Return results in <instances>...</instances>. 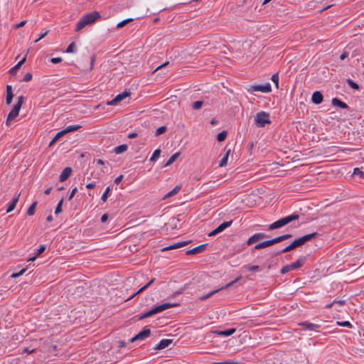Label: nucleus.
<instances>
[{
	"label": "nucleus",
	"instance_id": "nucleus-19",
	"mask_svg": "<svg viewBox=\"0 0 364 364\" xmlns=\"http://www.w3.org/2000/svg\"><path fill=\"white\" fill-rule=\"evenodd\" d=\"M206 246H207V244L200 245L198 247H196L191 250H188L186 252V255H194V254L201 252L202 251H203L205 249Z\"/></svg>",
	"mask_w": 364,
	"mask_h": 364
},
{
	"label": "nucleus",
	"instance_id": "nucleus-34",
	"mask_svg": "<svg viewBox=\"0 0 364 364\" xmlns=\"http://www.w3.org/2000/svg\"><path fill=\"white\" fill-rule=\"evenodd\" d=\"M346 82L348 85L354 90H358L359 85L351 79H347Z\"/></svg>",
	"mask_w": 364,
	"mask_h": 364
},
{
	"label": "nucleus",
	"instance_id": "nucleus-48",
	"mask_svg": "<svg viewBox=\"0 0 364 364\" xmlns=\"http://www.w3.org/2000/svg\"><path fill=\"white\" fill-rule=\"evenodd\" d=\"M338 324L341 326H343V327H348V328H351L352 327V325L351 323L349 322V321H342V322H338Z\"/></svg>",
	"mask_w": 364,
	"mask_h": 364
},
{
	"label": "nucleus",
	"instance_id": "nucleus-54",
	"mask_svg": "<svg viewBox=\"0 0 364 364\" xmlns=\"http://www.w3.org/2000/svg\"><path fill=\"white\" fill-rule=\"evenodd\" d=\"M213 364H237V363L232 360H225L223 362L214 363Z\"/></svg>",
	"mask_w": 364,
	"mask_h": 364
},
{
	"label": "nucleus",
	"instance_id": "nucleus-25",
	"mask_svg": "<svg viewBox=\"0 0 364 364\" xmlns=\"http://www.w3.org/2000/svg\"><path fill=\"white\" fill-rule=\"evenodd\" d=\"M181 186H175L171 191L168 192L164 197V199H166L168 198H170L174 195H176V193H178L179 192V191L181 190Z\"/></svg>",
	"mask_w": 364,
	"mask_h": 364
},
{
	"label": "nucleus",
	"instance_id": "nucleus-9",
	"mask_svg": "<svg viewBox=\"0 0 364 364\" xmlns=\"http://www.w3.org/2000/svg\"><path fill=\"white\" fill-rule=\"evenodd\" d=\"M250 92H261L262 93H269L272 91V87L269 83L264 85H252L249 89Z\"/></svg>",
	"mask_w": 364,
	"mask_h": 364
},
{
	"label": "nucleus",
	"instance_id": "nucleus-13",
	"mask_svg": "<svg viewBox=\"0 0 364 364\" xmlns=\"http://www.w3.org/2000/svg\"><path fill=\"white\" fill-rule=\"evenodd\" d=\"M306 261V257H300L296 259V261L289 264L290 268L291 269V270L297 269L301 267L304 264Z\"/></svg>",
	"mask_w": 364,
	"mask_h": 364
},
{
	"label": "nucleus",
	"instance_id": "nucleus-3",
	"mask_svg": "<svg viewBox=\"0 0 364 364\" xmlns=\"http://www.w3.org/2000/svg\"><path fill=\"white\" fill-rule=\"evenodd\" d=\"M299 218V216L298 214L293 213L291 215L282 218L279 220L270 224L268 227V230H272L280 228L295 220H298Z\"/></svg>",
	"mask_w": 364,
	"mask_h": 364
},
{
	"label": "nucleus",
	"instance_id": "nucleus-47",
	"mask_svg": "<svg viewBox=\"0 0 364 364\" xmlns=\"http://www.w3.org/2000/svg\"><path fill=\"white\" fill-rule=\"evenodd\" d=\"M31 79H32V74L31 73H27L24 75L22 81H23V82H29V81L31 80Z\"/></svg>",
	"mask_w": 364,
	"mask_h": 364
},
{
	"label": "nucleus",
	"instance_id": "nucleus-60",
	"mask_svg": "<svg viewBox=\"0 0 364 364\" xmlns=\"http://www.w3.org/2000/svg\"><path fill=\"white\" fill-rule=\"evenodd\" d=\"M95 186V182H92V183H87L86 185V188H88V189H92Z\"/></svg>",
	"mask_w": 364,
	"mask_h": 364
},
{
	"label": "nucleus",
	"instance_id": "nucleus-40",
	"mask_svg": "<svg viewBox=\"0 0 364 364\" xmlns=\"http://www.w3.org/2000/svg\"><path fill=\"white\" fill-rule=\"evenodd\" d=\"M166 129H167V128L165 126L160 127L156 129V131L155 132V135L159 136V135L164 134L166 131Z\"/></svg>",
	"mask_w": 364,
	"mask_h": 364
},
{
	"label": "nucleus",
	"instance_id": "nucleus-38",
	"mask_svg": "<svg viewBox=\"0 0 364 364\" xmlns=\"http://www.w3.org/2000/svg\"><path fill=\"white\" fill-rule=\"evenodd\" d=\"M26 271V268H23L21 269L18 272H14L11 275V278H17L21 275H23Z\"/></svg>",
	"mask_w": 364,
	"mask_h": 364
},
{
	"label": "nucleus",
	"instance_id": "nucleus-20",
	"mask_svg": "<svg viewBox=\"0 0 364 364\" xmlns=\"http://www.w3.org/2000/svg\"><path fill=\"white\" fill-rule=\"evenodd\" d=\"M154 282V279H152L150 282H149L146 284L141 287L138 291H136L135 293H134L132 296H130L128 299V300H130L131 299L134 298L139 294L141 293L142 291H145L151 284H152Z\"/></svg>",
	"mask_w": 364,
	"mask_h": 364
},
{
	"label": "nucleus",
	"instance_id": "nucleus-51",
	"mask_svg": "<svg viewBox=\"0 0 364 364\" xmlns=\"http://www.w3.org/2000/svg\"><path fill=\"white\" fill-rule=\"evenodd\" d=\"M62 60H63V59L60 57L52 58L50 59V62L53 64H57V63H61Z\"/></svg>",
	"mask_w": 364,
	"mask_h": 364
},
{
	"label": "nucleus",
	"instance_id": "nucleus-5",
	"mask_svg": "<svg viewBox=\"0 0 364 364\" xmlns=\"http://www.w3.org/2000/svg\"><path fill=\"white\" fill-rule=\"evenodd\" d=\"M255 122L259 127H264L266 124H271L269 114L264 111L258 112L255 116Z\"/></svg>",
	"mask_w": 364,
	"mask_h": 364
},
{
	"label": "nucleus",
	"instance_id": "nucleus-57",
	"mask_svg": "<svg viewBox=\"0 0 364 364\" xmlns=\"http://www.w3.org/2000/svg\"><path fill=\"white\" fill-rule=\"evenodd\" d=\"M35 351V349H29L28 348H23L22 350V353H32Z\"/></svg>",
	"mask_w": 364,
	"mask_h": 364
},
{
	"label": "nucleus",
	"instance_id": "nucleus-45",
	"mask_svg": "<svg viewBox=\"0 0 364 364\" xmlns=\"http://www.w3.org/2000/svg\"><path fill=\"white\" fill-rule=\"evenodd\" d=\"M203 103V101H200V100L196 101L193 103L192 107L194 109H198L202 107Z\"/></svg>",
	"mask_w": 364,
	"mask_h": 364
},
{
	"label": "nucleus",
	"instance_id": "nucleus-22",
	"mask_svg": "<svg viewBox=\"0 0 364 364\" xmlns=\"http://www.w3.org/2000/svg\"><path fill=\"white\" fill-rule=\"evenodd\" d=\"M236 331L235 328H230L225 331H216L214 333L218 336H230L232 335Z\"/></svg>",
	"mask_w": 364,
	"mask_h": 364
},
{
	"label": "nucleus",
	"instance_id": "nucleus-23",
	"mask_svg": "<svg viewBox=\"0 0 364 364\" xmlns=\"http://www.w3.org/2000/svg\"><path fill=\"white\" fill-rule=\"evenodd\" d=\"M232 223V220L226 221L220 224L219 226H218L215 230L218 232V233L222 232L224 231L226 228H229Z\"/></svg>",
	"mask_w": 364,
	"mask_h": 364
},
{
	"label": "nucleus",
	"instance_id": "nucleus-21",
	"mask_svg": "<svg viewBox=\"0 0 364 364\" xmlns=\"http://www.w3.org/2000/svg\"><path fill=\"white\" fill-rule=\"evenodd\" d=\"M20 193L14 197L12 200L9 203L8 207L6 208V213L11 212L16 207L17 202L18 201Z\"/></svg>",
	"mask_w": 364,
	"mask_h": 364
},
{
	"label": "nucleus",
	"instance_id": "nucleus-37",
	"mask_svg": "<svg viewBox=\"0 0 364 364\" xmlns=\"http://www.w3.org/2000/svg\"><path fill=\"white\" fill-rule=\"evenodd\" d=\"M110 192V188L109 187H107L105 192L102 193V196H101V200L105 203L107 200V198H108V196H109V193Z\"/></svg>",
	"mask_w": 364,
	"mask_h": 364
},
{
	"label": "nucleus",
	"instance_id": "nucleus-55",
	"mask_svg": "<svg viewBox=\"0 0 364 364\" xmlns=\"http://www.w3.org/2000/svg\"><path fill=\"white\" fill-rule=\"evenodd\" d=\"M124 178V176L123 175H120L119 176H117L115 179H114V183L116 184H119L121 183V181H122Z\"/></svg>",
	"mask_w": 364,
	"mask_h": 364
},
{
	"label": "nucleus",
	"instance_id": "nucleus-30",
	"mask_svg": "<svg viewBox=\"0 0 364 364\" xmlns=\"http://www.w3.org/2000/svg\"><path fill=\"white\" fill-rule=\"evenodd\" d=\"M36 205H37V201H34L30 206L29 208H28L27 210V215H29V216H31L33 215H34L35 213V210H36Z\"/></svg>",
	"mask_w": 364,
	"mask_h": 364
},
{
	"label": "nucleus",
	"instance_id": "nucleus-29",
	"mask_svg": "<svg viewBox=\"0 0 364 364\" xmlns=\"http://www.w3.org/2000/svg\"><path fill=\"white\" fill-rule=\"evenodd\" d=\"M180 156V152H176L173 154L169 159L166 162L164 166H168L171 165Z\"/></svg>",
	"mask_w": 364,
	"mask_h": 364
},
{
	"label": "nucleus",
	"instance_id": "nucleus-12",
	"mask_svg": "<svg viewBox=\"0 0 364 364\" xmlns=\"http://www.w3.org/2000/svg\"><path fill=\"white\" fill-rule=\"evenodd\" d=\"M299 325L302 327L303 330L314 331H316L321 327L319 324L313 323L309 321L301 322Z\"/></svg>",
	"mask_w": 364,
	"mask_h": 364
},
{
	"label": "nucleus",
	"instance_id": "nucleus-41",
	"mask_svg": "<svg viewBox=\"0 0 364 364\" xmlns=\"http://www.w3.org/2000/svg\"><path fill=\"white\" fill-rule=\"evenodd\" d=\"M76 50V46L75 44V43H71L67 48L66 49V53H73L75 52Z\"/></svg>",
	"mask_w": 364,
	"mask_h": 364
},
{
	"label": "nucleus",
	"instance_id": "nucleus-62",
	"mask_svg": "<svg viewBox=\"0 0 364 364\" xmlns=\"http://www.w3.org/2000/svg\"><path fill=\"white\" fill-rule=\"evenodd\" d=\"M8 94H13L12 93V87H11V85H9L6 86V95H8Z\"/></svg>",
	"mask_w": 364,
	"mask_h": 364
},
{
	"label": "nucleus",
	"instance_id": "nucleus-52",
	"mask_svg": "<svg viewBox=\"0 0 364 364\" xmlns=\"http://www.w3.org/2000/svg\"><path fill=\"white\" fill-rule=\"evenodd\" d=\"M13 97H14V95L13 94H8V95H6V102L7 105H10L11 103Z\"/></svg>",
	"mask_w": 364,
	"mask_h": 364
},
{
	"label": "nucleus",
	"instance_id": "nucleus-28",
	"mask_svg": "<svg viewBox=\"0 0 364 364\" xmlns=\"http://www.w3.org/2000/svg\"><path fill=\"white\" fill-rule=\"evenodd\" d=\"M127 149H128V146L127 144H122V145L116 146L114 149V152L116 154H122V153L126 151L127 150Z\"/></svg>",
	"mask_w": 364,
	"mask_h": 364
},
{
	"label": "nucleus",
	"instance_id": "nucleus-32",
	"mask_svg": "<svg viewBox=\"0 0 364 364\" xmlns=\"http://www.w3.org/2000/svg\"><path fill=\"white\" fill-rule=\"evenodd\" d=\"M160 154H161V150H160V149H156V150L153 152V154H152V155H151V158H150V159H149V160H150L151 161H156V160L159 157Z\"/></svg>",
	"mask_w": 364,
	"mask_h": 364
},
{
	"label": "nucleus",
	"instance_id": "nucleus-14",
	"mask_svg": "<svg viewBox=\"0 0 364 364\" xmlns=\"http://www.w3.org/2000/svg\"><path fill=\"white\" fill-rule=\"evenodd\" d=\"M72 173V168L70 167H66L63 169L61 174L60 175L59 180L61 182L66 181Z\"/></svg>",
	"mask_w": 364,
	"mask_h": 364
},
{
	"label": "nucleus",
	"instance_id": "nucleus-44",
	"mask_svg": "<svg viewBox=\"0 0 364 364\" xmlns=\"http://www.w3.org/2000/svg\"><path fill=\"white\" fill-rule=\"evenodd\" d=\"M290 271H292L291 269L290 268V265L289 264H287L284 267H282V268L280 270V273L282 274H284Z\"/></svg>",
	"mask_w": 364,
	"mask_h": 364
},
{
	"label": "nucleus",
	"instance_id": "nucleus-58",
	"mask_svg": "<svg viewBox=\"0 0 364 364\" xmlns=\"http://www.w3.org/2000/svg\"><path fill=\"white\" fill-rule=\"evenodd\" d=\"M26 23V21L23 20V21H21L19 23L16 24L14 28H21V27L23 26Z\"/></svg>",
	"mask_w": 364,
	"mask_h": 364
},
{
	"label": "nucleus",
	"instance_id": "nucleus-63",
	"mask_svg": "<svg viewBox=\"0 0 364 364\" xmlns=\"http://www.w3.org/2000/svg\"><path fill=\"white\" fill-rule=\"evenodd\" d=\"M107 218H108V215L107 214L102 215V216L101 217V222L105 223L107 220Z\"/></svg>",
	"mask_w": 364,
	"mask_h": 364
},
{
	"label": "nucleus",
	"instance_id": "nucleus-16",
	"mask_svg": "<svg viewBox=\"0 0 364 364\" xmlns=\"http://www.w3.org/2000/svg\"><path fill=\"white\" fill-rule=\"evenodd\" d=\"M188 243V241L176 242L171 245L164 247L161 250L164 252V251H167V250H175L177 248L182 247L186 245Z\"/></svg>",
	"mask_w": 364,
	"mask_h": 364
},
{
	"label": "nucleus",
	"instance_id": "nucleus-15",
	"mask_svg": "<svg viewBox=\"0 0 364 364\" xmlns=\"http://www.w3.org/2000/svg\"><path fill=\"white\" fill-rule=\"evenodd\" d=\"M274 244H276V243H275V241H274V238H273L272 240L264 241V242H259V243L257 244L255 246L254 249L255 250H259V249L271 246V245H274Z\"/></svg>",
	"mask_w": 364,
	"mask_h": 364
},
{
	"label": "nucleus",
	"instance_id": "nucleus-24",
	"mask_svg": "<svg viewBox=\"0 0 364 364\" xmlns=\"http://www.w3.org/2000/svg\"><path fill=\"white\" fill-rule=\"evenodd\" d=\"M332 105L333 106L338 107L342 109H346L348 108V105L341 100H338V98H333L332 100Z\"/></svg>",
	"mask_w": 364,
	"mask_h": 364
},
{
	"label": "nucleus",
	"instance_id": "nucleus-39",
	"mask_svg": "<svg viewBox=\"0 0 364 364\" xmlns=\"http://www.w3.org/2000/svg\"><path fill=\"white\" fill-rule=\"evenodd\" d=\"M294 249V245L291 244H290L289 245L287 246L285 248H284L283 250H280L279 252H278L277 253V255H279V254H282V253H284V252H287L289 251H291V250Z\"/></svg>",
	"mask_w": 364,
	"mask_h": 364
},
{
	"label": "nucleus",
	"instance_id": "nucleus-31",
	"mask_svg": "<svg viewBox=\"0 0 364 364\" xmlns=\"http://www.w3.org/2000/svg\"><path fill=\"white\" fill-rule=\"evenodd\" d=\"M291 237V234H286L274 238V241H275V243H278L288 238H290Z\"/></svg>",
	"mask_w": 364,
	"mask_h": 364
},
{
	"label": "nucleus",
	"instance_id": "nucleus-26",
	"mask_svg": "<svg viewBox=\"0 0 364 364\" xmlns=\"http://www.w3.org/2000/svg\"><path fill=\"white\" fill-rule=\"evenodd\" d=\"M26 57H24L21 60H20L16 65H14L13 68H11L9 70V73L11 75H15L16 73V71L20 68L21 65L25 62Z\"/></svg>",
	"mask_w": 364,
	"mask_h": 364
},
{
	"label": "nucleus",
	"instance_id": "nucleus-50",
	"mask_svg": "<svg viewBox=\"0 0 364 364\" xmlns=\"http://www.w3.org/2000/svg\"><path fill=\"white\" fill-rule=\"evenodd\" d=\"M46 249V247L45 245H42L40 246V247L37 250V255L36 256L38 255H40L41 254H42Z\"/></svg>",
	"mask_w": 364,
	"mask_h": 364
},
{
	"label": "nucleus",
	"instance_id": "nucleus-18",
	"mask_svg": "<svg viewBox=\"0 0 364 364\" xmlns=\"http://www.w3.org/2000/svg\"><path fill=\"white\" fill-rule=\"evenodd\" d=\"M172 343V340L171 339H162L160 342L154 348L156 350L164 349L169 346V345Z\"/></svg>",
	"mask_w": 364,
	"mask_h": 364
},
{
	"label": "nucleus",
	"instance_id": "nucleus-59",
	"mask_svg": "<svg viewBox=\"0 0 364 364\" xmlns=\"http://www.w3.org/2000/svg\"><path fill=\"white\" fill-rule=\"evenodd\" d=\"M125 25H126V22H125L124 20H123V21H120L119 23H117V28H120L123 27Z\"/></svg>",
	"mask_w": 364,
	"mask_h": 364
},
{
	"label": "nucleus",
	"instance_id": "nucleus-42",
	"mask_svg": "<svg viewBox=\"0 0 364 364\" xmlns=\"http://www.w3.org/2000/svg\"><path fill=\"white\" fill-rule=\"evenodd\" d=\"M272 81L275 84L276 87H279V75L278 73H275L272 75L271 77Z\"/></svg>",
	"mask_w": 364,
	"mask_h": 364
},
{
	"label": "nucleus",
	"instance_id": "nucleus-2",
	"mask_svg": "<svg viewBox=\"0 0 364 364\" xmlns=\"http://www.w3.org/2000/svg\"><path fill=\"white\" fill-rule=\"evenodd\" d=\"M176 306V304H173V303H169V302L164 303L161 305L154 307L153 309H151V310H149L145 313L138 315L137 316L138 320L140 321V320L144 319L146 318L150 317L154 314H159L160 312H162L164 310H166L171 307H174Z\"/></svg>",
	"mask_w": 364,
	"mask_h": 364
},
{
	"label": "nucleus",
	"instance_id": "nucleus-17",
	"mask_svg": "<svg viewBox=\"0 0 364 364\" xmlns=\"http://www.w3.org/2000/svg\"><path fill=\"white\" fill-rule=\"evenodd\" d=\"M311 101L316 105L321 104L323 101L322 94L318 91L314 92L311 96Z\"/></svg>",
	"mask_w": 364,
	"mask_h": 364
},
{
	"label": "nucleus",
	"instance_id": "nucleus-53",
	"mask_svg": "<svg viewBox=\"0 0 364 364\" xmlns=\"http://www.w3.org/2000/svg\"><path fill=\"white\" fill-rule=\"evenodd\" d=\"M77 191V188L75 187L74 188L71 192L70 193L68 197V200H70L75 196V194L76 193V192Z\"/></svg>",
	"mask_w": 364,
	"mask_h": 364
},
{
	"label": "nucleus",
	"instance_id": "nucleus-4",
	"mask_svg": "<svg viewBox=\"0 0 364 364\" xmlns=\"http://www.w3.org/2000/svg\"><path fill=\"white\" fill-rule=\"evenodd\" d=\"M24 101L23 96L21 95L18 97L17 102L14 105L11 110L9 112L7 119H6V125H9L11 121L14 119L19 114L20 109L22 106V104Z\"/></svg>",
	"mask_w": 364,
	"mask_h": 364
},
{
	"label": "nucleus",
	"instance_id": "nucleus-11",
	"mask_svg": "<svg viewBox=\"0 0 364 364\" xmlns=\"http://www.w3.org/2000/svg\"><path fill=\"white\" fill-rule=\"evenodd\" d=\"M266 237H268V235H267L264 233H262V232L255 233L247 240V245H252L254 243L258 242L259 240L266 238Z\"/></svg>",
	"mask_w": 364,
	"mask_h": 364
},
{
	"label": "nucleus",
	"instance_id": "nucleus-7",
	"mask_svg": "<svg viewBox=\"0 0 364 364\" xmlns=\"http://www.w3.org/2000/svg\"><path fill=\"white\" fill-rule=\"evenodd\" d=\"M316 235H317L316 232H312V233H310L308 235H305L303 237L295 240L292 242V245H294V248L299 247V246L302 245L303 244H304L306 242L309 241L311 239H313Z\"/></svg>",
	"mask_w": 364,
	"mask_h": 364
},
{
	"label": "nucleus",
	"instance_id": "nucleus-36",
	"mask_svg": "<svg viewBox=\"0 0 364 364\" xmlns=\"http://www.w3.org/2000/svg\"><path fill=\"white\" fill-rule=\"evenodd\" d=\"M353 174L354 176H358L360 178H364V172L361 171L359 168H355L353 169Z\"/></svg>",
	"mask_w": 364,
	"mask_h": 364
},
{
	"label": "nucleus",
	"instance_id": "nucleus-10",
	"mask_svg": "<svg viewBox=\"0 0 364 364\" xmlns=\"http://www.w3.org/2000/svg\"><path fill=\"white\" fill-rule=\"evenodd\" d=\"M130 93L124 91L120 94H118L114 99L107 102V105L109 106L117 105L119 102L124 100L126 97L129 96Z\"/></svg>",
	"mask_w": 364,
	"mask_h": 364
},
{
	"label": "nucleus",
	"instance_id": "nucleus-35",
	"mask_svg": "<svg viewBox=\"0 0 364 364\" xmlns=\"http://www.w3.org/2000/svg\"><path fill=\"white\" fill-rule=\"evenodd\" d=\"M227 132L226 131H223L221 132H220L218 135H217V140L218 141H223L225 139L226 136H227Z\"/></svg>",
	"mask_w": 364,
	"mask_h": 364
},
{
	"label": "nucleus",
	"instance_id": "nucleus-61",
	"mask_svg": "<svg viewBox=\"0 0 364 364\" xmlns=\"http://www.w3.org/2000/svg\"><path fill=\"white\" fill-rule=\"evenodd\" d=\"M67 133H68V132L66 128L58 132V135L60 136H63L64 134H65Z\"/></svg>",
	"mask_w": 364,
	"mask_h": 364
},
{
	"label": "nucleus",
	"instance_id": "nucleus-8",
	"mask_svg": "<svg viewBox=\"0 0 364 364\" xmlns=\"http://www.w3.org/2000/svg\"><path fill=\"white\" fill-rule=\"evenodd\" d=\"M151 335V330L146 326L144 329L137 333L134 337L131 339V342H134L135 341H143Z\"/></svg>",
	"mask_w": 364,
	"mask_h": 364
},
{
	"label": "nucleus",
	"instance_id": "nucleus-27",
	"mask_svg": "<svg viewBox=\"0 0 364 364\" xmlns=\"http://www.w3.org/2000/svg\"><path fill=\"white\" fill-rule=\"evenodd\" d=\"M230 154V149L227 150V151L225 154L224 156L222 158V159L219 162V166L223 167V166H225L227 165Z\"/></svg>",
	"mask_w": 364,
	"mask_h": 364
},
{
	"label": "nucleus",
	"instance_id": "nucleus-64",
	"mask_svg": "<svg viewBox=\"0 0 364 364\" xmlns=\"http://www.w3.org/2000/svg\"><path fill=\"white\" fill-rule=\"evenodd\" d=\"M137 136V133L136 132H132V133H130L128 134V138L129 139H133V138H135Z\"/></svg>",
	"mask_w": 364,
	"mask_h": 364
},
{
	"label": "nucleus",
	"instance_id": "nucleus-6",
	"mask_svg": "<svg viewBox=\"0 0 364 364\" xmlns=\"http://www.w3.org/2000/svg\"><path fill=\"white\" fill-rule=\"evenodd\" d=\"M241 278V277H239L237 278H236L235 280L232 281L231 282L227 284L226 285L218 289H215L214 291H211L210 292H209L208 294L204 295V296H202L199 298V299L200 301H204L208 298H210V296H212L213 295H214L215 293L220 291V290H223V289H228V287H231L232 285H233L235 283H236Z\"/></svg>",
	"mask_w": 364,
	"mask_h": 364
},
{
	"label": "nucleus",
	"instance_id": "nucleus-49",
	"mask_svg": "<svg viewBox=\"0 0 364 364\" xmlns=\"http://www.w3.org/2000/svg\"><path fill=\"white\" fill-rule=\"evenodd\" d=\"M48 33H49V30H46L45 32L42 33L39 36L38 38H37V39L35 41V43H37V42H38L40 40L43 39L44 37H46V36L48 35Z\"/></svg>",
	"mask_w": 364,
	"mask_h": 364
},
{
	"label": "nucleus",
	"instance_id": "nucleus-33",
	"mask_svg": "<svg viewBox=\"0 0 364 364\" xmlns=\"http://www.w3.org/2000/svg\"><path fill=\"white\" fill-rule=\"evenodd\" d=\"M81 128V126L80 125H78V124H73V125H69L66 127V129L68 131V132H75V131H77L79 129Z\"/></svg>",
	"mask_w": 364,
	"mask_h": 364
},
{
	"label": "nucleus",
	"instance_id": "nucleus-46",
	"mask_svg": "<svg viewBox=\"0 0 364 364\" xmlns=\"http://www.w3.org/2000/svg\"><path fill=\"white\" fill-rule=\"evenodd\" d=\"M63 199H61L59 203H58L56 208H55V214H58L59 213H60L62 211V208H61V206H62V203H63Z\"/></svg>",
	"mask_w": 364,
	"mask_h": 364
},
{
	"label": "nucleus",
	"instance_id": "nucleus-1",
	"mask_svg": "<svg viewBox=\"0 0 364 364\" xmlns=\"http://www.w3.org/2000/svg\"><path fill=\"white\" fill-rule=\"evenodd\" d=\"M101 17L97 11H92L85 14L77 22L75 26V31H78L85 26L92 24Z\"/></svg>",
	"mask_w": 364,
	"mask_h": 364
},
{
	"label": "nucleus",
	"instance_id": "nucleus-56",
	"mask_svg": "<svg viewBox=\"0 0 364 364\" xmlns=\"http://www.w3.org/2000/svg\"><path fill=\"white\" fill-rule=\"evenodd\" d=\"M61 136L58 135V134L57 133L55 134V136L53 137V139L51 140V141L50 142V146L52 145L53 144H54L55 141H57Z\"/></svg>",
	"mask_w": 364,
	"mask_h": 364
},
{
	"label": "nucleus",
	"instance_id": "nucleus-43",
	"mask_svg": "<svg viewBox=\"0 0 364 364\" xmlns=\"http://www.w3.org/2000/svg\"><path fill=\"white\" fill-rule=\"evenodd\" d=\"M245 268L250 272H257L259 270V267L258 265H247Z\"/></svg>",
	"mask_w": 364,
	"mask_h": 364
}]
</instances>
